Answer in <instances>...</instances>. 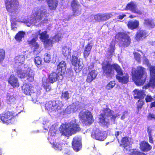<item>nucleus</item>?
<instances>
[{"instance_id":"15","label":"nucleus","mask_w":155,"mask_h":155,"mask_svg":"<svg viewBox=\"0 0 155 155\" xmlns=\"http://www.w3.org/2000/svg\"><path fill=\"white\" fill-rule=\"evenodd\" d=\"M37 39V37L33 38L30 41H28V43L33 50V51L36 52V54H38L42 51V48L36 42Z\"/></svg>"},{"instance_id":"45","label":"nucleus","mask_w":155,"mask_h":155,"mask_svg":"<svg viewBox=\"0 0 155 155\" xmlns=\"http://www.w3.org/2000/svg\"><path fill=\"white\" fill-rule=\"evenodd\" d=\"M41 58L38 56L35 57L34 60L35 64L38 67L41 65Z\"/></svg>"},{"instance_id":"61","label":"nucleus","mask_w":155,"mask_h":155,"mask_svg":"<svg viewBox=\"0 0 155 155\" xmlns=\"http://www.w3.org/2000/svg\"><path fill=\"white\" fill-rule=\"evenodd\" d=\"M121 133V132L119 131H116L115 132V136L116 138H117V136H118Z\"/></svg>"},{"instance_id":"56","label":"nucleus","mask_w":155,"mask_h":155,"mask_svg":"<svg viewBox=\"0 0 155 155\" xmlns=\"http://www.w3.org/2000/svg\"><path fill=\"white\" fill-rule=\"evenodd\" d=\"M119 116V114H117L115 115H113L111 117V120L114 121L116 118L117 117H118Z\"/></svg>"},{"instance_id":"46","label":"nucleus","mask_w":155,"mask_h":155,"mask_svg":"<svg viewBox=\"0 0 155 155\" xmlns=\"http://www.w3.org/2000/svg\"><path fill=\"white\" fill-rule=\"evenodd\" d=\"M5 56V52L4 50L0 48V63H2Z\"/></svg>"},{"instance_id":"47","label":"nucleus","mask_w":155,"mask_h":155,"mask_svg":"<svg viewBox=\"0 0 155 155\" xmlns=\"http://www.w3.org/2000/svg\"><path fill=\"white\" fill-rule=\"evenodd\" d=\"M63 37L61 34L60 33H58L54 36L53 39L54 41L58 42Z\"/></svg>"},{"instance_id":"20","label":"nucleus","mask_w":155,"mask_h":155,"mask_svg":"<svg viewBox=\"0 0 155 155\" xmlns=\"http://www.w3.org/2000/svg\"><path fill=\"white\" fill-rule=\"evenodd\" d=\"M126 10L131 11L134 13L140 15L142 13V12L137 8V6L135 3L133 2H131L128 3L126 8Z\"/></svg>"},{"instance_id":"44","label":"nucleus","mask_w":155,"mask_h":155,"mask_svg":"<svg viewBox=\"0 0 155 155\" xmlns=\"http://www.w3.org/2000/svg\"><path fill=\"white\" fill-rule=\"evenodd\" d=\"M25 34V32L23 31H19L15 36V39L17 41H20L22 38L24 37Z\"/></svg>"},{"instance_id":"50","label":"nucleus","mask_w":155,"mask_h":155,"mask_svg":"<svg viewBox=\"0 0 155 155\" xmlns=\"http://www.w3.org/2000/svg\"><path fill=\"white\" fill-rule=\"evenodd\" d=\"M134 57L135 60L138 62L140 61V55L137 52L134 53Z\"/></svg>"},{"instance_id":"5","label":"nucleus","mask_w":155,"mask_h":155,"mask_svg":"<svg viewBox=\"0 0 155 155\" xmlns=\"http://www.w3.org/2000/svg\"><path fill=\"white\" fill-rule=\"evenodd\" d=\"M7 11L12 18L16 16L18 12L19 3L17 0H4Z\"/></svg>"},{"instance_id":"37","label":"nucleus","mask_w":155,"mask_h":155,"mask_svg":"<svg viewBox=\"0 0 155 155\" xmlns=\"http://www.w3.org/2000/svg\"><path fill=\"white\" fill-rule=\"evenodd\" d=\"M140 149L143 151H148L150 150L152 147L147 142H142L140 143Z\"/></svg>"},{"instance_id":"28","label":"nucleus","mask_w":155,"mask_h":155,"mask_svg":"<svg viewBox=\"0 0 155 155\" xmlns=\"http://www.w3.org/2000/svg\"><path fill=\"white\" fill-rule=\"evenodd\" d=\"M78 103H73L71 105L68 106L65 109L66 112L70 114L73 112H75L80 109V106Z\"/></svg>"},{"instance_id":"40","label":"nucleus","mask_w":155,"mask_h":155,"mask_svg":"<svg viewBox=\"0 0 155 155\" xmlns=\"http://www.w3.org/2000/svg\"><path fill=\"white\" fill-rule=\"evenodd\" d=\"M56 130L55 129L54 126L52 125L49 130L48 135L50 137H49L48 138V140L52 139V137H54L55 135Z\"/></svg>"},{"instance_id":"23","label":"nucleus","mask_w":155,"mask_h":155,"mask_svg":"<svg viewBox=\"0 0 155 155\" xmlns=\"http://www.w3.org/2000/svg\"><path fill=\"white\" fill-rule=\"evenodd\" d=\"M131 139L130 138L127 137H125L123 138L121 141V145L124 147V150H129L130 145L131 144L132 142Z\"/></svg>"},{"instance_id":"32","label":"nucleus","mask_w":155,"mask_h":155,"mask_svg":"<svg viewBox=\"0 0 155 155\" xmlns=\"http://www.w3.org/2000/svg\"><path fill=\"white\" fill-rule=\"evenodd\" d=\"M93 46V43L91 42H89L84 49V55L85 58H86L89 55Z\"/></svg>"},{"instance_id":"29","label":"nucleus","mask_w":155,"mask_h":155,"mask_svg":"<svg viewBox=\"0 0 155 155\" xmlns=\"http://www.w3.org/2000/svg\"><path fill=\"white\" fill-rule=\"evenodd\" d=\"M6 101L8 104H15L17 101L16 96L12 93H7Z\"/></svg>"},{"instance_id":"42","label":"nucleus","mask_w":155,"mask_h":155,"mask_svg":"<svg viewBox=\"0 0 155 155\" xmlns=\"http://www.w3.org/2000/svg\"><path fill=\"white\" fill-rule=\"evenodd\" d=\"M53 148L55 150H62L63 143L61 142H56L53 143Z\"/></svg>"},{"instance_id":"55","label":"nucleus","mask_w":155,"mask_h":155,"mask_svg":"<svg viewBox=\"0 0 155 155\" xmlns=\"http://www.w3.org/2000/svg\"><path fill=\"white\" fill-rule=\"evenodd\" d=\"M147 118L149 120H151L155 118L154 115L152 114H150L147 117Z\"/></svg>"},{"instance_id":"60","label":"nucleus","mask_w":155,"mask_h":155,"mask_svg":"<svg viewBox=\"0 0 155 155\" xmlns=\"http://www.w3.org/2000/svg\"><path fill=\"white\" fill-rule=\"evenodd\" d=\"M149 137V141L151 143H153V139L152 135L148 136Z\"/></svg>"},{"instance_id":"35","label":"nucleus","mask_w":155,"mask_h":155,"mask_svg":"<svg viewBox=\"0 0 155 155\" xmlns=\"http://www.w3.org/2000/svg\"><path fill=\"white\" fill-rule=\"evenodd\" d=\"M8 82L14 87H16L19 86L18 79L14 75H12L10 76L8 80Z\"/></svg>"},{"instance_id":"62","label":"nucleus","mask_w":155,"mask_h":155,"mask_svg":"<svg viewBox=\"0 0 155 155\" xmlns=\"http://www.w3.org/2000/svg\"><path fill=\"white\" fill-rule=\"evenodd\" d=\"M48 120L47 118H45L43 121V124L45 125L47 123H48Z\"/></svg>"},{"instance_id":"19","label":"nucleus","mask_w":155,"mask_h":155,"mask_svg":"<svg viewBox=\"0 0 155 155\" xmlns=\"http://www.w3.org/2000/svg\"><path fill=\"white\" fill-rule=\"evenodd\" d=\"M81 138L80 137L75 136L73 138L72 144L74 149L76 151H78L81 148Z\"/></svg>"},{"instance_id":"48","label":"nucleus","mask_w":155,"mask_h":155,"mask_svg":"<svg viewBox=\"0 0 155 155\" xmlns=\"http://www.w3.org/2000/svg\"><path fill=\"white\" fill-rule=\"evenodd\" d=\"M115 84L114 81H111L106 86V88L108 90L112 89L115 86Z\"/></svg>"},{"instance_id":"33","label":"nucleus","mask_w":155,"mask_h":155,"mask_svg":"<svg viewBox=\"0 0 155 155\" xmlns=\"http://www.w3.org/2000/svg\"><path fill=\"white\" fill-rule=\"evenodd\" d=\"M41 94V91L40 90H38L35 92H34L33 90L30 95L31 97L33 102L35 103L36 101H39V97Z\"/></svg>"},{"instance_id":"24","label":"nucleus","mask_w":155,"mask_h":155,"mask_svg":"<svg viewBox=\"0 0 155 155\" xmlns=\"http://www.w3.org/2000/svg\"><path fill=\"white\" fill-rule=\"evenodd\" d=\"M25 60V57L24 55H21L16 56L15 58V68L20 66H24L26 64H23Z\"/></svg>"},{"instance_id":"43","label":"nucleus","mask_w":155,"mask_h":155,"mask_svg":"<svg viewBox=\"0 0 155 155\" xmlns=\"http://www.w3.org/2000/svg\"><path fill=\"white\" fill-rule=\"evenodd\" d=\"M34 73L31 70L29 71L27 75V78L28 81L30 82H32L34 80Z\"/></svg>"},{"instance_id":"53","label":"nucleus","mask_w":155,"mask_h":155,"mask_svg":"<svg viewBox=\"0 0 155 155\" xmlns=\"http://www.w3.org/2000/svg\"><path fill=\"white\" fill-rule=\"evenodd\" d=\"M132 155H146L143 152L134 151L133 152Z\"/></svg>"},{"instance_id":"63","label":"nucleus","mask_w":155,"mask_h":155,"mask_svg":"<svg viewBox=\"0 0 155 155\" xmlns=\"http://www.w3.org/2000/svg\"><path fill=\"white\" fill-rule=\"evenodd\" d=\"M15 26H16V25H13V22H12L11 27H12V29H13L14 30H15V28H16V27Z\"/></svg>"},{"instance_id":"39","label":"nucleus","mask_w":155,"mask_h":155,"mask_svg":"<svg viewBox=\"0 0 155 155\" xmlns=\"http://www.w3.org/2000/svg\"><path fill=\"white\" fill-rule=\"evenodd\" d=\"M50 9L55 10L58 5V1L57 0H46Z\"/></svg>"},{"instance_id":"64","label":"nucleus","mask_w":155,"mask_h":155,"mask_svg":"<svg viewBox=\"0 0 155 155\" xmlns=\"http://www.w3.org/2000/svg\"><path fill=\"white\" fill-rule=\"evenodd\" d=\"M151 108L155 107V101L152 102L150 105Z\"/></svg>"},{"instance_id":"18","label":"nucleus","mask_w":155,"mask_h":155,"mask_svg":"<svg viewBox=\"0 0 155 155\" xmlns=\"http://www.w3.org/2000/svg\"><path fill=\"white\" fill-rule=\"evenodd\" d=\"M150 73L151 78L150 79L149 85L145 87H143V89L144 88L146 89H147L150 86L152 87L155 86V66H152L150 67Z\"/></svg>"},{"instance_id":"1","label":"nucleus","mask_w":155,"mask_h":155,"mask_svg":"<svg viewBox=\"0 0 155 155\" xmlns=\"http://www.w3.org/2000/svg\"><path fill=\"white\" fill-rule=\"evenodd\" d=\"M102 68L104 75L107 77H111L115 70L117 73L116 76L117 79L119 82L123 84L128 82L129 79L128 74L126 73L123 74L120 66L117 64H111L109 62L106 61L102 63Z\"/></svg>"},{"instance_id":"36","label":"nucleus","mask_w":155,"mask_h":155,"mask_svg":"<svg viewBox=\"0 0 155 155\" xmlns=\"http://www.w3.org/2000/svg\"><path fill=\"white\" fill-rule=\"evenodd\" d=\"M32 88V87L31 85L25 84L22 87V91L26 95H30L33 91Z\"/></svg>"},{"instance_id":"2","label":"nucleus","mask_w":155,"mask_h":155,"mask_svg":"<svg viewBox=\"0 0 155 155\" xmlns=\"http://www.w3.org/2000/svg\"><path fill=\"white\" fill-rule=\"evenodd\" d=\"M48 14L46 9H44L38 10L33 13L29 18L25 19L23 21H20L21 22L26 24L28 26H30L31 25H34L35 23L40 22L41 24L45 23L48 21L47 18Z\"/></svg>"},{"instance_id":"27","label":"nucleus","mask_w":155,"mask_h":155,"mask_svg":"<svg viewBox=\"0 0 155 155\" xmlns=\"http://www.w3.org/2000/svg\"><path fill=\"white\" fill-rule=\"evenodd\" d=\"M144 26L149 29L153 28L155 25V22L152 18H145L144 19Z\"/></svg>"},{"instance_id":"17","label":"nucleus","mask_w":155,"mask_h":155,"mask_svg":"<svg viewBox=\"0 0 155 155\" xmlns=\"http://www.w3.org/2000/svg\"><path fill=\"white\" fill-rule=\"evenodd\" d=\"M71 6L74 15L77 16L81 14V6L78 1L76 0L72 1L71 3Z\"/></svg>"},{"instance_id":"4","label":"nucleus","mask_w":155,"mask_h":155,"mask_svg":"<svg viewBox=\"0 0 155 155\" xmlns=\"http://www.w3.org/2000/svg\"><path fill=\"white\" fill-rule=\"evenodd\" d=\"M132 78L137 85H143L146 78V75L145 73V69L142 67H137V70L133 74Z\"/></svg>"},{"instance_id":"3","label":"nucleus","mask_w":155,"mask_h":155,"mask_svg":"<svg viewBox=\"0 0 155 155\" xmlns=\"http://www.w3.org/2000/svg\"><path fill=\"white\" fill-rule=\"evenodd\" d=\"M77 121L73 118L70 122L65 124H62L60 126L59 130L62 135L68 137L80 130Z\"/></svg>"},{"instance_id":"9","label":"nucleus","mask_w":155,"mask_h":155,"mask_svg":"<svg viewBox=\"0 0 155 155\" xmlns=\"http://www.w3.org/2000/svg\"><path fill=\"white\" fill-rule=\"evenodd\" d=\"M15 116L13 112L5 111L0 114V118L3 123L6 124H13L15 121Z\"/></svg>"},{"instance_id":"59","label":"nucleus","mask_w":155,"mask_h":155,"mask_svg":"<svg viewBox=\"0 0 155 155\" xmlns=\"http://www.w3.org/2000/svg\"><path fill=\"white\" fill-rule=\"evenodd\" d=\"M126 16V15L124 14H123L122 15H119L117 16L118 18L120 19H122L123 18Z\"/></svg>"},{"instance_id":"31","label":"nucleus","mask_w":155,"mask_h":155,"mask_svg":"<svg viewBox=\"0 0 155 155\" xmlns=\"http://www.w3.org/2000/svg\"><path fill=\"white\" fill-rule=\"evenodd\" d=\"M72 91L71 90H63L61 93V98L64 101H67L72 96Z\"/></svg>"},{"instance_id":"13","label":"nucleus","mask_w":155,"mask_h":155,"mask_svg":"<svg viewBox=\"0 0 155 155\" xmlns=\"http://www.w3.org/2000/svg\"><path fill=\"white\" fill-rule=\"evenodd\" d=\"M115 38L121 41L122 44L125 47H127L130 44V37L124 33L121 32L118 33L116 35Z\"/></svg>"},{"instance_id":"57","label":"nucleus","mask_w":155,"mask_h":155,"mask_svg":"<svg viewBox=\"0 0 155 155\" xmlns=\"http://www.w3.org/2000/svg\"><path fill=\"white\" fill-rule=\"evenodd\" d=\"M143 63L146 64H148L149 63V61L148 59L145 57L143 58Z\"/></svg>"},{"instance_id":"34","label":"nucleus","mask_w":155,"mask_h":155,"mask_svg":"<svg viewBox=\"0 0 155 155\" xmlns=\"http://www.w3.org/2000/svg\"><path fill=\"white\" fill-rule=\"evenodd\" d=\"M134 99H139L140 100L143 99L145 94L144 91L135 89L134 91Z\"/></svg>"},{"instance_id":"49","label":"nucleus","mask_w":155,"mask_h":155,"mask_svg":"<svg viewBox=\"0 0 155 155\" xmlns=\"http://www.w3.org/2000/svg\"><path fill=\"white\" fill-rule=\"evenodd\" d=\"M45 61L46 63H49L51 59L50 55L48 54H46L44 56Z\"/></svg>"},{"instance_id":"51","label":"nucleus","mask_w":155,"mask_h":155,"mask_svg":"<svg viewBox=\"0 0 155 155\" xmlns=\"http://www.w3.org/2000/svg\"><path fill=\"white\" fill-rule=\"evenodd\" d=\"M145 100L147 102H149L154 100V99L150 95H147L145 98Z\"/></svg>"},{"instance_id":"14","label":"nucleus","mask_w":155,"mask_h":155,"mask_svg":"<svg viewBox=\"0 0 155 155\" xmlns=\"http://www.w3.org/2000/svg\"><path fill=\"white\" fill-rule=\"evenodd\" d=\"M91 136L93 138L101 141L104 140L106 137V134L102 132L99 128H94Z\"/></svg>"},{"instance_id":"38","label":"nucleus","mask_w":155,"mask_h":155,"mask_svg":"<svg viewBox=\"0 0 155 155\" xmlns=\"http://www.w3.org/2000/svg\"><path fill=\"white\" fill-rule=\"evenodd\" d=\"M139 21L137 20H132L129 21L127 23L128 28L133 30L137 28L139 26Z\"/></svg>"},{"instance_id":"26","label":"nucleus","mask_w":155,"mask_h":155,"mask_svg":"<svg viewBox=\"0 0 155 155\" xmlns=\"http://www.w3.org/2000/svg\"><path fill=\"white\" fill-rule=\"evenodd\" d=\"M115 43L112 42L110 44L109 47L108 48L105 56L109 60L114 54Z\"/></svg>"},{"instance_id":"21","label":"nucleus","mask_w":155,"mask_h":155,"mask_svg":"<svg viewBox=\"0 0 155 155\" xmlns=\"http://www.w3.org/2000/svg\"><path fill=\"white\" fill-rule=\"evenodd\" d=\"M91 17L94 19L96 21H106L109 19L110 17V15L108 14H97V15H92Z\"/></svg>"},{"instance_id":"58","label":"nucleus","mask_w":155,"mask_h":155,"mask_svg":"<svg viewBox=\"0 0 155 155\" xmlns=\"http://www.w3.org/2000/svg\"><path fill=\"white\" fill-rule=\"evenodd\" d=\"M127 112L125 111L123 113L122 116L121 117V120H124L126 114H127Z\"/></svg>"},{"instance_id":"6","label":"nucleus","mask_w":155,"mask_h":155,"mask_svg":"<svg viewBox=\"0 0 155 155\" xmlns=\"http://www.w3.org/2000/svg\"><path fill=\"white\" fill-rule=\"evenodd\" d=\"M63 104L61 101L59 100L50 101L45 105V109L50 111H57L61 113L63 110Z\"/></svg>"},{"instance_id":"10","label":"nucleus","mask_w":155,"mask_h":155,"mask_svg":"<svg viewBox=\"0 0 155 155\" xmlns=\"http://www.w3.org/2000/svg\"><path fill=\"white\" fill-rule=\"evenodd\" d=\"M78 52L74 51L72 53L71 58V63L74 66V70L76 72H78L81 71L83 67V64L81 60L78 58Z\"/></svg>"},{"instance_id":"30","label":"nucleus","mask_w":155,"mask_h":155,"mask_svg":"<svg viewBox=\"0 0 155 155\" xmlns=\"http://www.w3.org/2000/svg\"><path fill=\"white\" fill-rule=\"evenodd\" d=\"M136 40L139 41L142 40L148 36V33L146 31L141 30H139L136 34Z\"/></svg>"},{"instance_id":"8","label":"nucleus","mask_w":155,"mask_h":155,"mask_svg":"<svg viewBox=\"0 0 155 155\" xmlns=\"http://www.w3.org/2000/svg\"><path fill=\"white\" fill-rule=\"evenodd\" d=\"M58 74L55 72H53L48 76L49 82L47 81L46 77H43L42 78V84L44 88L46 91H50L51 87L49 85V82L53 83L57 81L58 79Z\"/></svg>"},{"instance_id":"41","label":"nucleus","mask_w":155,"mask_h":155,"mask_svg":"<svg viewBox=\"0 0 155 155\" xmlns=\"http://www.w3.org/2000/svg\"><path fill=\"white\" fill-rule=\"evenodd\" d=\"M71 48L68 46H64L62 48V51L64 55L68 58L71 53Z\"/></svg>"},{"instance_id":"7","label":"nucleus","mask_w":155,"mask_h":155,"mask_svg":"<svg viewBox=\"0 0 155 155\" xmlns=\"http://www.w3.org/2000/svg\"><path fill=\"white\" fill-rule=\"evenodd\" d=\"M112 111L108 108L104 109L100 118V122L101 125L108 127L109 125V119H111L112 116Z\"/></svg>"},{"instance_id":"12","label":"nucleus","mask_w":155,"mask_h":155,"mask_svg":"<svg viewBox=\"0 0 155 155\" xmlns=\"http://www.w3.org/2000/svg\"><path fill=\"white\" fill-rule=\"evenodd\" d=\"M39 35H40L41 40L44 42L46 45L50 46L52 44L53 41L51 39L49 38V35L47 34V31H44L41 32V30H39L35 33V37H37L38 38Z\"/></svg>"},{"instance_id":"54","label":"nucleus","mask_w":155,"mask_h":155,"mask_svg":"<svg viewBox=\"0 0 155 155\" xmlns=\"http://www.w3.org/2000/svg\"><path fill=\"white\" fill-rule=\"evenodd\" d=\"M153 130L149 126L147 128V132L148 133V136L152 135V132Z\"/></svg>"},{"instance_id":"25","label":"nucleus","mask_w":155,"mask_h":155,"mask_svg":"<svg viewBox=\"0 0 155 155\" xmlns=\"http://www.w3.org/2000/svg\"><path fill=\"white\" fill-rule=\"evenodd\" d=\"M98 72L95 70H92L89 72L87 74L86 81L90 83L96 78Z\"/></svg>"},{"instance_id":"22","label":"nucleus","mask_w":155,"mask_h":155,"mask_svg":"<svg viewBox=\"0 0 155 155\" xmlns=\"http://www.w3.org/2000/svg\"><path fill=\"white\" fill-rule=\"evenodd\" d=\"M66 68L65 62L62 61L59 63L57 65V68L56 71L58 74L62 76L64 74Z\"/></svg>"},{"instance_id":"52","label":"nucleus","mask_w":155,"mask_h":155,"mask_svg":"<svg viewBox=\"0 0 155 155\" xmlns=\"http://www.w3.org/2000/svg\"><path fill=\"white\" fill-rule=\"evenodd\" d=\"M143 101L142 100H139L137 104V108L138 109H140L142 108V106L143 104Z\"/></svg>"},{"instance_id":"16","label":"nucleus","mask_w":155,"mask_h":155,"mask_svg":"<svg viewBox=\"0 0 155 155\" xmlns=\"http://www.w3.org/2000/svg\"><path fill=\"white\" fill-rule=\"evenodd\" d=\"M28 65L24 66H20L16 67L15 70L17 76L20 78H24L25 77L27 70L28 69Z\"/></svg>"},{"instance_id":"11","label":"nucleus","mask_w":155,"mask_h":155,"mask_svg":"<svg viewBox=\"0 0 155 155\" xmlns=\"http://www.w3.org/2000/svg\"><path fill=\"white\" fill-rule=\"evenodd\" d=\"M79 117L82 122L86 124H91L94 121L93 117L91 112L86 110H84L79 114Z\"/></svg>"}]
</instances>
